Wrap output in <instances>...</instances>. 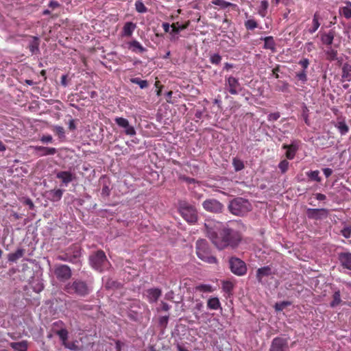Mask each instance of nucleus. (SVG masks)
<instances>
[{"label":"nucleus","instance_id":"f257e3e1","mask_svg":"<svg viewBox=\"0 0 351 351\" xmlns=\"http://www.w3.org/2000/svg\"><path fill=\"white\" fill-rule=\"evenodd\" d=\"M207 235L214 245L219 250L226 248L234 249L242 240V235L238 230L226 227L217 222L213 225L212 221L205 223Z\"/></svg>","mask_w":351,"mask_h":351},{"label":"nucleus","instance_id":"f03ea898","mask_svg":"<svg viewBox=\"0 0 351 351\" xmlns=\"http://www.w3.org/2000/svg\"><path fill=\"white\" fill-rule=\"evenodd\" d=\"M228 208L232 214L242 216L251 210L252 206L247 199L235 197L230 202Z\"/></svg>","mask_w":351,"mask_h":351},{"label":"nucleus","instance_id":"7ed1b4c3","mask_svg":"<svg viewBox=\"0 0 351 351\" xmlns=\"http://www.w3.org/2000/svg\"><path fill=\"white\" fill-rule=\"evenodd\" d=\"M178 210L180 215L188 223H194L197 221V211L196 208L187 202H179Z\"/></svg>","mask_w":351,"mask_h":351},{"label":"nucleus","instance_id":"20e7f679","mask_svg":"<svg viewBox=\"0 0 351 351\" xmlns=\"http://www.w3.org/2000/svg\"><path fill=\"white\" fill-rule=\"evenodd\" d=\"M66 291L71 294H77L81 297L88 295L91 291V287L82 280H75L66 285Z\"/></svg>","mask_w":351,"mask_h":351},{"label":"nucleus","instance_id":"39448f33","mask_svg":"<svg viewBox=\"0 0 351 351\" xmlns=\"http://www.w3.org/2000/svg\"><path fill=\"white\" fill-rule=\"evenodd\" d=\"M196 252L198 258L203 261L209 264L217 263V258L211 255L208 242L206 240L200 239L197 241Z\"/></svg>","mask_w":351,"mask_h":351},{"label":"nucleus","instance_id":"423d86ee","mask_svg":"<svg viewBox=\"0 0 351 351\" xmlns=\"http://www.w3.org/2000/svg\"><path fill=\"white\" fill-rule=\"evenodd\" d=\"M90 263L95 269L99 271L104 269L108 264L106 255L101 250L97 251L90 256Z\"/></svg>","mask_w":351,"mask_h":351},{"label":"nucleus","instance_id":"0eeeda50","mask_svg":"<svg viewBox=\"0 0 351 351\" xmlns=\"http://www.w3.org/2000/svg\"><path fill=\"white\" fill-rule=\"evenodd\" d=\"M229 265L231 271L237 276H243L247 271L245 263L239 258H231L229 261Z\"/></svg>","mask_w":351,"mask_h":351},{"label":"nucleus","instance_id":"6e6552de","mask_svg":"<svg viewBox=\"0 0 351 351\" xmlns=\"http://www.w3.org/2000/svg\"><path fill=\"white\" fill-rule=\"evenodd\" d=\"M225 88L231 95H236L241 90V86L237 78L233 76L226 77Z\"/></svg>","mask_w":351,"mask_h":351},{"label":"nucleus","instance_id":"1a4fd4ad","mask_svg":"<svg viewBox=\"0 0 351 351\" xmlns=\"http://www.w3.org/2000/svg\"><path fill=\"white\" fill-rule=\"evenodd\" d=\"M51 330L54 334L59 336L60 340H65L66 338H69V332L66 330L65 324L61 320L53 323Z\"/></svg>","mask_w":351,"mask_h":351},{"label":"nucleus","instance_id":"9d476101","mask_svg":"<svg viewBox=\"0 0 351 351\" xmlns=\"http://www.w3.org/2000/svg\"><path fill=\"white\" fill-rule=\"evenodd\" d=\"M269 351H289L288 339L282 337H275L272 340Z\"/></svg>","mask_w":351,"mask_h":351},{"label":"nucleus","instance_id":"9b49d317","mask_svg":"<svg viewBox=\"0 0 351 351\" xmlns=\"http://www.w3.org/2000/svg\"><path fill=\"white\" fill-rule=\"evenodd\" d=\"M202 206L204 208L212 213H221L223 210V204L216 199H207L204 201Z\"/></svg>","mask_w":351,"mask_h":351},{"label":"nucleus","instance_id":"f8f14e48","mask_svg":"<svg viewBox=\"0 0 351 351\" xmlns=\"http://www.w3.org/2000/svg\"><path fill=\"white\" fill-rule=\"evenodd\" d=\"M307 217L309 219H320L322 217H327L328 216V209L327 208H308L306 210Z\"/></svg>","mask_w":351,"mask_h":351},{"label":"nucleus","instance_id":"ddd939ff","mask_svg":"<svg viewBox=\"0 0 351 351\" xmlns=\"http://www.w3.org/2000/svg\"><path fill=\"white\" fill-rule=\"evenodd\" d=\"M115 123L122 128L125 129V132L128 135L134 136L136 134V130L134 126L130 125V122L128 119L122 117L115 118Z\"/></svg>","mask_w":351,"mask_h":351},{"label":"nucleus","instance_id":"4468645a","mask_svg":"<svg viewBox=\"0 0 351 351\" xmlns=\"http://www.w3.org/2000/svg\"><path fill=\"white\" fill-rule=\"evenodd\" d=\"M55 274L57 278L66 280L71 276V270L67 265H60L56 268Z\"/></svg>","mask_w":351,"mask_h":351},{"label":"nucleus","instance_id":"2eb2a0df","mask_svg":"<svg viewBox=\"0 0 351 351\" xmlns=\"http://www.w3.org/2000/svg\"><path fill=\"white\" fill-rule=\"evenodd\" d=\"M33 149L39 157L54 155L57 153V149L55 147L36 145L33 147Z\"/></svg>","mask_w":351,"mask_h":351},{"label":"nucleus","instance_id":"dca6fc26","mask_svg":"<svg viewBox=\"0 0 351 351\" xmlns=\"http://www.w3.org/2000/svg\"><path fill=\"white\" fill-rule=\"evenodd\" d=\"M335 37V31L329 30L328 32L320 34V41L322 45L326 47H332Z\"/></svg>","mask_w":351,"mask_h":351},{"label":"nucleus","instance_id":"f3484780","mask_svg":"<svg viewBox=\"0 0 351 351\" xmlns=\"http://www.w3.org/2000/svg\"><path fill=\"white\" fill-rule=\"evenodd\" d=\"M56 177L58 179L61 180L62 184L65 186H67L69 183L75 179V175L67 171L58 172Z\"/></svg>","mask_w":351,"mask_h":351},{"label":"nucleus","instance_id":"a211bd4d","mask_svg":"<svg viewBox=\"0 0 351 351\" xmlns=\"http://www.w3.org/2000/svg\"><path fill=\"white\" fill-rule=\"evenodd\" d=\"M322 19L320 13L316 11L312 18V24L311 27L307 29L308 33L310 34H314L320 26V21Z\"/></svg>","mask_w":351,"mask_h":351},{"label":"nucleus","instance_id":"6ab92c4d","mask_svg":"<svg viewBox=\"0 0 351 351\" xmlns=\"http://www.w3.org/2000/svg\"><path fill=\"white\" fill-rule=\"evenodd\" d=\"M272 274V269L270 266L259 267L258 270H256V280H258L259 282H262L264 277L269 276Z\"/></svg>","mask_w":351,"mask_h":351},{"label":"nucleus","instance_id":"aec40b11","mask_svg":"<svg viewBox=\"0 0 351 351\" xmlns=\"http://www.w3.org/2000/svg\"><path fill=\"white\" fill-rule=\"evenodd\" d=\"M29 344V341L26 339L20 341H12L9 343L14 351H27Z\"/></svg>","mask_w":351,"mask_h":351},{"label":"nucleus","instance_id":"412c9836","mask_svg":"<svg viewBox=\"0 0 351 351\" xmlns=\"http://www.w3.org/2000/svg\"><path fill=\"white\" fill-rule=\"evenodd\" d=\"M339 261L342 267L351 270V253H340L339 254Z\"/></svg>","mask_w":351,"mask_h":351},{"label":"nucleus","instance_id":"4be33fe9","mask_svg":"<svg viewBox=\"0 0 351 351\" xmlns=\"http://www.w3.org/2000/svg\"><path fill=\"white\" fill-rule=\"evenodd\" d=\"M147 299L150 303H154L158 301L162 294V291L158 288H152L147 290Z\"/></svg>","mask_w":351,"mask_h":351},{"label":"nucleus","instance_id":"5701e85b","mask_svg":"<svg viewBox=\"0 0 351 351\" xmlns=\"http://www.w3.org/2000/svg\"><path fill=\"white\" fill-rule=\"evenodd\" d=\"M335 126L338 129L341 135L346 134L350 130V128L346 123L344 118H339L335 124Z\"/></svg>","mask_w":351,"mask_h":351},{"label":"nucleus","instance_id":"b1692460","mask_svg":"<svg viewBox=\"0 0 351 351\" xmlns=\"http://www.w3.org/2000/svg\"><path fill=\"white\" fill-rule=\"evenodd\" d=\"M128 49L133 53H144L146 49L137 40H132L128 43Z\"/></svg>","mask_w":351,"mask_h":351},{"label":"nucleus","instance_id":"393cba45","mask_svg":"<svg viewBox=\"0 0 351 351\" xmlns=\"http://www.w3.org/2000/svg\"><path fill=\"white\" fill-rule=\"evenodd\" d=\"M68 252L71 253L72 263H76L78 258L81 256V250L79 245H73L67 250Z\"/></svg>","mask_w":351,"mask_h":351},{"label":"nucleus","instance_id":"a878e982","mask_svg":"<svg viewBox=\"0 0 351 351\" xmlns=\"http://www.w3.org/2000/svg\"><path fill=\"white\" fill-rule=\"evenodd\" d=\"M261 40H264V49L271 50V51H275L276 50V42L273 36H267L265 38H261Z\"/></svg>","mask_w":351,"mask_h":351},{"label":"nucleus","instance_id":"bb28decb","mask_svg":"<svg viewBox=\"0 0 351 351\" xmlns=\"http://www.w3.org/2000/svg\"><path fill=\"white\" fill-rule=\"evenodd\" d=\"M136 25L132 22H127L123 29V35L124 36L130 37L134 31L135 30Z\"/></svg>","mask_w":351,"mask_h":351},{"label":"nucleus","instance_id":"cd10ccee","mask_svg":"<svg viewBox=\"0 0 351 351\" xmlns=\"http://www.w3.org/2000/svg\"><path fill=\"white\" fill-rule=\"evenodd\" d=\"M25 250L23 249H18L14 253L9 254L8 260L10 263H16L19 259L24 256Z\"/></svg>","mask_w":351,"mask_h":351},{"label":"nucleus","instance_id":"c85d7f7f","mask_svg":"<svg viewBox=\"0 0 351 351\" xmlns=\"http://www.w3.org/2000/svg\"><path fill=\"white\" fill-rule=\"evenodd\" d=\"M39 39L37 37H32V40L29 42L28 49L32 54H36L39 53Z\"/></svg>","mask_w":351,"mask_h":351},{"label":"nucleus","instance_id":"c756f323","mask_svg":"<svg viewBox=\"0 0 351 351\" xmlns=\"http://www.w3.org/2000/svg\"><path fill=\"white\" fill-rule=\"evenodd\" d=\"M342 78L348 82L351 81V65L346 62L342 66Z\"/></svg>","mask_w":351,"mask_h":351},{"label":"nucleus","instance_id":"7c9ffc66","mask_svg":"<svg viewBox=\"0 0 351 351\" xmlns=\"http://www.w3.org/2000/svg\"><path fill=\"white\" fill-rule=\"evenodd\" d=\"M338 52L332 47H328L325 51V58L329 61L337 59Z\"/></svg>","mask_w":351,"mask_h":351},{"label":"nucleus","instance_id":"2f4dec72","mask_svg":"<svg viewBox=\"0 0 351 351\" xmlns=\"http://www.w3.org/2000/svg\"><path fill=\"white\" fill-rule=\"evenodd\" d=\"M339 14L347 19H351V2H348L346 6L340 8Z\"/></svg>","mask_w":351,"mask_h":351},{"label":"nucleus","instance_id":"473e14b6","mask_svg":"<svg viewBox=\"0 0 351 351\" xmlns=\"http://www.w3.org/2000/svg\"><path fill=\"white\" fill-rule=\"evenodd\" d=\"M207 306L211 310H217L220 308L221 304L218 298H211L207 302Z\"/></svg>","mask_w":351,"mask_h":351},{"label":"nucleus","instance_id":"72a5a7b5","mask_svg":"<svg viewBox=\"0 0 351 351\" xmlns=\"http://www.w3.org/2000/svg\"><path fill=\"white\" fill-rule=\"evenodd\" d=\"M130 82L133 84H138L140 88L143 89L147 88L149 85L147 80H142L140 77L131 78Z\"/></svg>","mask_w":351,"mask_h":351},{"label":"nucleus","instance_id":"f704fd0d","mask_svg":"<svg viewBox=\"0 0 351 351\" xmlns=\"http://www.w3.org/2000/svg\"><path fill=\"white\" fill-rule=\"evenodd\" d=\"M49 195L51 200L59 201L63 195V191L61 189L52 190L49 192Z\"/></svg>","mask_w":351,"mask_h":351},{"label":"nucleus","instance_id":"c9c22d12","mask_svg":"<svg viewBox=\"0 0 351 351\" xmlns=\"http://www.w3.org/2000/svg\"><path fill=\"white\" fill-rule=\"evenodd\" d=\"M295 78L298 81L301 82L302 84H305L307 80V71L301 70L295 73Z\"/></svg>","mask_w":351,"mask_h":351},{"label":"nucleus","instance_id":"e433bc0d","mask_svg":"<svg viewBox=\"0 0 351 351\" xmlns=\"http://www.w3.org/2000/svg\"><path fill=\"white\" fill-rule=\"evenodd\" d=\"M196 291L204 292V293H211L213 291V287L210 285L201 284L197 285L195 287Z\"/></svg>","mask_w":351,"mask_h":351},{"label":"nucleus","instance_id":"4c0bfd02","mask_svg":"<svg viewBox=\"0 0 351 351\" xmlns=\"http://www.w3.org/2000/svg\"><path fill=\"white\" fill-rule=\"evenodd\" d=\"M244 26L247 30H254L258 27V23L254 19H248L244 22Z\"/></svg>","mask_w":351,"mask_h":351},{"label":"nucleus","instance_id":"58836bf2","mask_svg":"<svg viewBox=\"0 0 351 351\" xmlns=\"http://www.w3.org/2000/svg\"><path fill=\"white\" fill-rule=\"evenodd\" d=\"M232 166L235 171H239L244 168V163L241 159L235 157L232 159Z\"/></svg>","mask_w":351,"mask_h":351},{"label":"nucleus","instance_id":"ea45409f","mask_svg":"<svg viewBox=\"0 0 351 351\" xmlns=\"http://www.w3.org/2000/svg\"><path fill=\"white\" fill-rule=\"evenodd\" d=\"M269 1L267 0H262L261 3V9L259 10V14L265 17L267 14V9L269 8Z\"/></svg>","mask_w":351,"mask_h":351},{"label":"nucleus","instance_id":"a19ab883","mask_svg":"<svg viewBox=\"0 0 351 351\" xmlns=\"http://www.w3.org/2000/svg\"><path fill=\"white\" fill-rule=\"evenodd\" d=\"M341 302V293L339 291H337L335 292L333 297H332V301L330 303V306L332 307H336L338 305H339Z\"/></svg>","mask_w":351,"mask_h":351},{"label":"nucleus","instance_id":"79ce46f5","mask_svg":"<svg viewBox=\"0 0 351 351\" xmlns=\"http://www.w3.org/2000/svg\"><path fill=\"white\" fill-rule=\"evenodd\" d=\"M212 3L216 5L220 6L221 8H227L230 6H235L234 4L225 0H212Z\"/></svg>","mask_w":351,"mask_h":351},{"label":"nucleus","instance_id":"37998d69","mask_svg":"<svg viewBox=\"0 0 351 351\" xmlns=\"http://www.w3.org/2000/svg\"><path fill=\"white\" fill-rule=\"evenodd\" d=\"M172 32L178 34L180 31L187 29L189 27V22L181 25H178V23H173L171 25Z\"/></svg>","mask_w":351,"mask_h":351},{"label":"nucleus","instance_id":"c03bdc74","mask_svg":"<svg viewBox=\"0 0 351 351\" xmlns=\"http://www.w3.org/2000/svg\"><path fill=\"white\" fill-rule=\"evenodd\" d=\"M62 341V345L69 349V350H79V348L77 346V345H76V343L75 342H69L68 341V338H66L65 340H61Z\"/></svg>","mask_w":351,"mask_h":351},{"label":"nucleus","instance_id":"a18cd8bd","mask_svg":"<svg viewBox=\"0 0 351 351\" xmlns=\"http://www.w3.org/2000/svg\"><path fill=\"white\" fill-rule=\"evenodd\" d=\"M309 110L307 106L303 104L302 107V117L304 119L305 124L309 125V119H308Z\"/></svg>","mask_w":351,"mask_h":351},{"label":"nucleus","instance_id":"49530a36","mask_svg":"<svg viewBox=\"0 0 351 351\" xmlns=\"http://www.w3.org/2000/svg\"><path fill=\"white\" fill-rule=\"evenodd\" d=\"M136 10L139 13H145L147 11V7L141 1H136L135 3Z\"/></svg>","mask_w":351,"mask_h":351},{"label":"nucleus","instance_id":"de8ad7c7","mask_svg":"<svg viewBox=\"0 0 351 351\" xmlns=\"http://www.w3.org/2000/svg\"><path fill=\"white\" fill-rule=\"evenodd\" d=\"M308 177L314 181L319 182L321 181V178L319 176V171L317 170L312 171L307 174Z\"/></svg>","mask_w":351,"mask_h":351},{"label":"nucleus","instance_id":"09e8293b","mask_svg":"<svg viewBox=\"0 0 351 351\" xmlns=\"http://www.w3.org/2000/svg\"><path fill=\"white\" fill-rule=\"evenodd\" d=\"M289 166V162L287 160H282L278 165V167L280 169L282 173H285L287 171Z\"/></svg>","mask_w":351,"mask_h":351},{"label":"nucleus","instance_id":"8fccbe9b","mask_svg":"<svg viewBox=\"0 0 351 351\" xmlns=\"http://www.w3.org/2000/svg\"><path fill=\"white\" fill-rule=\"evenodd\" d=\"M53 131L58 135L60 138L64 137L65 131L64 128L62 126H54L53 128Z\"/></svg>","mask_w":351,"mask_h":351},{"label":"nucleus","instance_id":"3c124183","mask_svg":"<svg viewBox=\"0 0 351 351\" xmlns=\"http://www.w3.org/2000/svg\"><path fill=\"white\" fill-rule=\"evenodd\" d=\"M221 56L219 53H214L210 56V61L213 64H219L221 62Z\"/></svg>","mask_w":351,"mask_h":351},{"label":"nucleus","instance_id":"603ef678","mask_svg":"<svg viewBox=\"0 0 351 351\" xmlns=\"http://www.w3.org/2000/svg\"><path fill=\"white\" fill-rule=\"evenodd\" d=\"M298 64L302 66V70L306 71L310 64L308 58H304L299 60Z\"/></svg>","mask_w":351,"mask_h":351},{"label":"nucleus","instance_id":"864d4df0","mask_svg":"<svg viewBox=\"0 0 351 351\" xmlns=\"http://www.w3.org/2000/svg\"><path fill=\"white\" fill-rule=\"evenodd\" d=\"M58 259L61 261H69V263H72L73 260L71 259V255L70 252H66L64 255H60L58 257Z\"/></svg>","mask_w":351,"mask_h":351},{"label":"nucleus","instance_id":"5fc2aeb1","mask_svg":"<svg viewBox=\"0 0 351 351\" xmlns=\"http://www.w3.org/2000/svg\"><path fill=\"white\" fill-rule=\"evenodd\" d=\"M282 148L283 149H291V151L296 153V152L298 149V145L296 143L293 142L290 145L284 144L282 145Z\"/></svg>","mask_w":351,"mask_h":351},{"label":"nucleus","instance_id":"6e6d98bb","mask_svg":"<svg viewBox=\"0 0 351 351\" xmlns=\"http://www.w3.org/2000/svg\"><path fill=\"white\" fill-rule=\"evenodd\" d=\"M291 302H282L280 303H277L275 306L276 310L278 311H282L286 306H289Z\"/></svg>","mask_w":351,"mask_h":351},{"label":"nucleus","instance_id":"4d7b16f0","mask_svg":"<svg viewBox=\"0 0 351 351\" xmlns=\"http://www.w3.org/2000/svg\"><path fill=\"white\" fill-rule=\"evenodd\" d=\"M223 289L226 292H230L233 289V284L230 281H225L223 283Z\"/></svg>","mask_w":351,"mask_h":351},{"label":"nucleus","instance_id":"13d9d810","mask_svg":"<svg viewBox=\"0 0 351 351\" xmlns=\"http://www.w3.org/2000/svg\"><path fill=\"white\" fill-rule=\"evenodd\" d=\"M168 320H169V317L168 316L160 317L159 318V325H160V326L162 327V328H165L167 327V326Z\"/></svg>","mask_w":351,"mask_h":351},{"label":"nucleus","instance_id":"bf43d9fd","mask_svg":"<svg viewBox=\"0 0 351 351\" xmlns=\"http://www.w3.org/2000/svg\"><path fill=\"white\" fill-rule=\"evenodd\" d=\"M341 234L345 238L349 239L351 237V227H350V226L345 227L341 230Z\"/></svg>","mask_w":351,"mask_h":351},{"label":"nucleus","instance_id":"052dcab7","mask_svg":"<svg viewBox=\"0 0 351 351\" xmlns=\"http://www.w3.org/2000/svg\"><path fill=\"white\" fill-rule=\"evenodd\" d=\"M280 117V114L279 112L271 113L268 116V121H276L279 119Z\"/></svg>","mask_w":351,"mask_h":351},{"label":"nucleus","instance_id":"680f3d73","mask_svg":"<svg viewBox=\"0 0 351 351\" xmlns=\"http://www.w3.org/2000/svg\"><path fill=\"white\" fill-rule=\"evenodd\" d=\"M40 141L43 143H51L53 141V136L50 134L43 135L40 138Z\"/></svg>","mask_w":351,"mask_h":351},{"label":"nucleus","instance_id":"e2e57ef3","mask_svg":"<svg viewBox=\"0 0 351 351\" xmlns=\"http://www.w3.org/2000/svg\"><path fill=\"white\" fill-rule=\"evenodd\" d=\"M287 149L286 157L289 160L293 159L295 156V152L291 151V149Z\"/></svg>","mask_w":351,"mask_h":351},{"label":"nucleus","instance_id":"0e129e2a","mask_svg":"<svg viewBox=\"0 0 351 351\" xmlns=\"http://www.w3.org/2000/svg\"><path fill=\"white\" fill-rule=\"evenodd\" d=\"M60 4L56 0H51L49 3H48V6L52 9H56L60 7Z\"/></svg>","mask_w":351,"mask_h":351},{"label":"nucleus","instance_id":"69168bd1","mask_svg":"<svg viewBox=\"0 0 351 351\" xmlns=\"http://www.w3.org/2000/svg\"><path fill=\"white\" fill-rule=\"evenodd\" d=\"M322 171H323L324 175H325V176L326 178H328L329 176H331L332 173H333L332 169H331L330 168L323 169Z\"/></svg>","mask_w":351,"mask_h":351},{"label":"nucleus","instance_id":"338daca9","mask_svg":"<svg viewBox=\"0 0 351 351\" xmlns=\"http://www.w3.org/2000/svg\"><path fill=\"white\" fill-rule=\"evenodd\" d=\"M171 306L166 302H161V310L167 312L169 311Z\"/></svg>","mask_w":351,"mask_h":351},{"label":"nucleus","instance_id":"774afa93","mask_svg":"<svg viewBox=\"0 0 351 351\" xmlns=\"http://www.w3.org/2000/svg\"><path fill=\"white\" fill-rule=\"evenodd\" d=\"M24 204L27 205L29 206V209H33L34 208V204H33V202H32L31 199H29L28 197L25 198V200H24Z\"/></svg>","mask_w":351,"mask_h":351}]
</instances>
